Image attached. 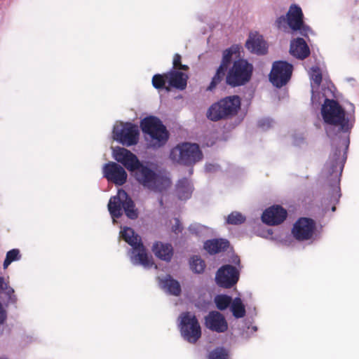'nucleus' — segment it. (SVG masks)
I'll return each mask as SVG.
<instances>
[{
    "instance_id": "41",
    "label": "nucleus",
    "mask_w": 359,
    "mask_h": 359,
    "mask_svg": "<svg viewBox=\"0 0 359 359\" xmlns=\"http://www.w3.org/2000/svg\"><path fill=\"white\" fill-rule=\"evenodd\" d=\"M258 125L260 128L266 129L271 127V121L269 119H262L259 121Z\"/></svg>"
},
{
    "instance_id": "12",
    "label": "nucleus",
    "mask_w": 359,
    "mask_h": 359,
    "mask_svg": "<svg viewBox=\"0 0 359 359\" xmlns=\"http://www.w3.org/2000/svg\"><path fill=\"white\" fill-rule=\"evenodd\" d=\"M238 51V48L234 46H231L223 51L221 64L217 69L215 74L207 88L208 90H213L224 80L228 67L231 63L233 55L236 54Z\"/></svg>"
},
{
    "instance_id": "1",
    "label": "nucleus",
    "mask_w": 359,
    "mask_h": 359,
    "mask_svg": "<svg viewBox=\"0 0 359 359\" xmlns=\"http://www.w3.org/2000/svg\"><path fill=\"white\" fill-rule=\"evenodd\" d=\"M131 174L140 184L154 192H163L171 185L170 179L156 172L153 164L147 161H140Z\"/></svg>"
},
{
    "instance_id": "44",
    "label": "nucleus",
    "mask_w": 359,
    "mask_h": 359,
    "mask_svg": "<svg viewBox=\"0 0 359 359\" xmlns=\"http://www.w3.org/2000/svg\"><path fill=\"white\" fill-rule=\"evenodd\" d=\"M326 132H327V135H330V134H329V130H328V129H327V128H326Z\"/></svg>"
},
{
    "instance_id": "29",
    "label": "nucleus",
    "mask_w": 359,
    "mask_h": 359,
    "mask_svg": "<svg viewBox=\"0 0 359 359\" xmlns=\"http://www.w3.org/2000/svg\"><path fill=\"white\" fill-rule=\"evenodd\" d=\"M163 287L168 292L175 296H178L181 293V286L179 282L173 279L170 276H168L163 281Z\"/></svg>"
},
{
    "instance_id": "3",
    "label": "nucleus",
    "mask_w": 359,
    "mask_h": 359,
    "mask_svg": "<svg viewBox=\"0 0 359 359\" xmlns=\"http://www.w3.org/2000/svg\"><path fill=\"white\" fill-rule=\"evenodd\" d=\"M120 236L132 247L131 260L134 264H140L145 268H151L154 265L152 257L148 255L141 237L132 228L123 227L120 231Z\"/></svg>"
},
{
    "instance_id": "9",
    "label": "nucleus",
    "mask_w": 359,
    "mask_h": 359,
    "mask_svg": "<svg viewBox=\"0 0 359 359\" xmlns=\"http://www.w3.org/2000/svg\"><path fill=\"white\" fill-rule=\"evenodd\" d=\"M344 161L345 159L341 158V150L336 149L330 157L326 164L327 171L333 181V183L331 184L333 192L332 195L334 200L337 201H339L341 196L339 182Z\"/></svg>"
},
{
    "instance_id": "2",
    "label": "nucleus",
    "mask_w": 359,
    "mask_h": 359,
    "mask_svg": "<svg viewBox=\"0 0 359 359\" xmlns=\"http://www.w3.org/2000/svg\"><path fill=\"white\" fill-rule=\"evenodd\" d=\"M140 127L150 147L158 149L164 146L169 133L162 121L156 116H149L140 121Z\"/></svg>"
},
{
    "instance_id": "16",
    "label": "nucleus",
    "mask_w": 359,
    "mask_h": 359,
    "mask_svg": "<svg viewBox=\"0 0 359 359\" xmlns=\"http://www.w3.org/2000/svg\"><path fill=\"white\" fill-rule=\"evenodd\" d=\"M114 159L121 163L129 172H132L140 161L137 156L130 150L123 147H116L113 151Z\"/></svg>"
},
{
    "instance_id": "6",
    "label": "nucleus",
    "mask_w": 359,
    "mask_h": 359,
    "mask_svg": "<svg viewBox=\"0 0 359 359\" xmlns=\"http://www.w3.org/2000/svg\"><path fill=\"white\" fill-rule=\"evenodd\" d=\"M253 69V65L248 60H235L224 76L226 85L234 88L246 84L252 78Z\"/></svg>"
},
{
    "instance_id": "27",
    "label": "nucleus",
    "mask_w": 359,
    "mask_h": 359,
    "mask_svg": "<svg viewBox=\"0 0 359 359\" xmlns=\"http://www.w3.org/2000/svg\"><path fill=\"white\" fill-rule=\"evenodd\" d=\"M177 191L180 199L189 198L192 192V187L189 180L187 178L180 180L177 184Z\"/></svg>"
},
{
    "instance_id": "22",
    "label": "nucleus",
    "mask_w": 359,
    "mask_h": 359,
    "mask_svg": "<svg viewBox=\"0 0 359 359\" xmlns=\"http://www.w3.org/2000/svg\"><path fill=\"white\" fill-rule=\"evenodd\" d=\"M290 53L294 57L304 60L309 56L311 52L305 40L299 37L291 41Z\"/></svg>"
},
{
    "instance_id": "13",
    "label": "nucleus",
    "mask_w": 359,
    "mask_h": 359,
    "mask_svg": "<svg viewBox=\"0 0 359 359\" xmlns=\"http://www.w3.org/2000/svg\"><path fill=\"white\" fill-rule=\"evenodd\" d=\"M316 229V222L308 217H300L294 224L292 229L293 236L296 240L304 241L312 238Z\"/></svg>"
},
{
    "instance_id": "38",
    "label": "nucleus",
    "mask_w": 359,
    "mask_h": 359,
    "mask_svg": "<svg viewBox=\"0 0 359 359\" xmlns=\"http://www.w3.org/2000/svg\"><path fill=\"white\" fill-rule=\"evenodd\" d=\"M313 73L311 75V78L313 81V82L317 85L319 86L322 82V74L319 69V68H315L312 69Z\"/></svg>"
},
{
    "instance_id": "24",
    "label": "nucleus",
    "mask_w": 359,
    "mask_h": 359,
    "mask_svg": "<svg viewBox=\"0 0 359 359\" xmlns=\"http://www.w3.org/2000/svg\"><path fill=\"white\" fill-rule=\"evenodd\" d=\"M151 250L157 258L163 261L170 262L173 256V248L170 243L156 241Z\"/></svg>"
},
{
    "instance_id": "42",
    "label": "nucleus",
    "mask_w": 359,
    "mask_h": 359,
    "mask_svg": "<svg viewBox=\"0 0 359 359\" xmlns=\"http://www.w3.org/2000/svg\"><path fill=\"white\" fill-rule=\"evenodd\" d=\"M189 231H190L191 233H196V227H195V226H189Z\"/></svg>"
},
{
    "instance_id": "7",
    "label": "nucleus",
    "mask_w": 359,
    "mask_h": 359,
    "mask_svg": "<svg viewBox=\"0 0 359 359\" xmlns=\"http://www.w3.org/2000/svg\"><path fill=\"white\" fill-rule=\"evenodd\" d=\"M170 158L180 164L192 165L202 160L203 153L197 144L184 142L171 150Z\"/></svg>"
},
{
    "instance_id": "33",
    "label": "nucleus",
    "mask_w": 359,
    "mask_h": 359,
    "mask_svg": "<svg viewBox=\"0 0 359 359\" xmlns=\"http://www.w3.org/2000/svg\"><path fill=\"white\" fill-rule=\"evenodd\" d=\"M246 220V217L241 212L233 211L226 217V222L231 225H241Z\"/></svg>"
},
{
    "instance_id": "20",
    "label": "nucleus",
    "mask_w": 359,
    "mask_h": 359,
    "mask_svg": "<svg viewBox=\"0 0 359 359\" xmlns=\"http://www.w3.org/2000/svg\"><path fill=\"white\" fill-rule=\"evenodd\" d=\"M247 49L257 55H264L267 53V43L262 35L258 34H250L245 43Z\"/></svg>"
},
{
    "instance_id": "14",
    "label": "nucleus",
    "mask_w": 359,
    "mask_h": 359,
    "mask_svg": "<svg viewBox=\"0 0 359 359\" xmlns=\"http://www.w3.org/2000/svg\"><path fill=\"white\" fill-rule=\"evenodd\" d=\"M238 271L230 264L222 266L219 269L215 276L217 284L224 288L232 287L238 282Z\"/></svg>"
},
{
    "instance_id": "28",
    "label": "nucleus",
    "mask_w": 359,
    "mask_h": 359,
    "mask_svg": "<svg viewBox=\"0 0 359 359\" xmlns=\"http://www.w3.org/2000/svg\"><path fill=\"white\" fill-rule=\"evenodd\" d=\"M123 209L129 219H135L138 217V212L135 208V203L127 193L126 197L123 198Z\"/></svg>"
},
{
    "instance_id": "39",
    "label": "nucleus",
    "mask_w": 359,
    "mask_h": 359,
    "mask_svg": "<svg viewBox=\"0 0 359 359\" xmlns=\"http://www.w3.org/2000/svg\"><path fill=\"white\" fill-rule=\"evenodd\" d=\"M276 27L280 29H286L287 25V16L285 17L282 15L278 18L277 20H276Z\"/></svg>"
},
{
    "instance_id": "15",
    "label": "nucleus",
    "mask_w": 359,
    "mask_h": 359,
    "mask_svg": "<svg viewBox=\"0 0 359 359\" xmlns=\"http://www.w3.org/2000/svg\"><path fill=\"white\" fill-rule=\"evenodd\" d=\"M104 176L108 181L121 186L127 181V172L123 167L115 162L106 163L103 168Z\"/></svg>"
},
{
    "instance_id": "25",
    "label": "nucleus",
    "mask_w": 359,
    "mask_h": 359,
    "mask_svg": "<svg viewBox=\"0 0 359 359\" xmlns=\"http://www.w3.org/2000/svg\"><path fill=\"white\" fill-rule=\"evenodd\" d=\"M229 246V241L224 238H214L204 243V249L210 255L225 251Z\"/></svg>"
},
{
    "instance_id": "4",
    "label": "nucleus",
    "mask_w": 359,
    "mask_h": 359,
    "mask_svg": "<svg viewBox=\"0 0 359 359\" xmlns=\"http://www.w3.org/2000/svg\"><path fill=\"white\" fill-rule=\"evenodd\" d=\"M241 105L238 95H230L213 103L208 109L207 118L212 121L226 120L236 116Z\"/></svg>"
},
{
    "instance_id": "31",
    "label": "nucleus",
    "mask_w": 359,
    "mask_h": 359,
    "mask_svg": "<svg viewBox=\"0 0 359 359\" xmlns=\"http://www.w3.org/2000/svg\"><path fill=\"white\" fill-rule=\"evenodd\" d=\"M152 85L153 86L158 90L165 89L167 91L170 90L169 86H165L166 83H168V78L167 76V72L163 74H157L153 76L152 77Z\"/></svg>"
},
{
    "instance_id": "23",
    "label": "nucleus",
    "mask_w": 359,
    "mask_h": 359,
    "mask_svg": "<svg viewBox=\"0 0 359 359\" xmlns=\"http://www.w3.org/2000/svg\"><path fill=\"white\" fill-rule=\"evenodd\" d=\"M169 88L183 90L187 88L189 76L180 71L170 70L167 72Z\"/></svg>"
},
{
    "instance_id": "18",
    "label": "nucleus",
    "mask_w": 359,
    "mask_h": 359,
    "mask_svg": "<svg viewBox=\"0 0 359 359\" xmlns=\"http://www.w3.org/2000/svg\"><path fill=\"white\" fill-rule=\"evenodd\" d=\"M205 327L217 333L225 332L228 330V323L224 316L219 311H210L205 317Z\"/></svg>"
},
{
    "instance_id": "36",
    "label": "nucleus",
    "mask_w": 359,
    "mask_h": 359,
    "mask_svg": "<svg viewBox=\"0 0 359 359\" xmlns=\"http://www.w3.org/2000/svg\"><path fill=\"white\" fill-rule=\"evenodd\" d=\"M208 359H229V353L224 348L217 347L210 352Z\"/></svg>"
},
{
    "instance_id": "21",
    "label": "nucleus",
    "mask_w": 359,
    "mask_h": 359,
    "mask_svg": "<svg viewBox=\"0 0 359 359\" xmlns=\"http://www.w3.org/2000/svg\"><path fill=\"white\" fill-rule=\"evenodd\" d=\"M126 197V191L118 190L117 195L111 196L108 203V210L113 219H118L122 215L123 198ZM115 221V219H114Z\"/></svg>"
},
{
    "instance_id": "17",
    "label": "nucleus",
    "mask_w": 359,
    "mask_h": 359,
    "mask_svg": "<svg viewBox=\"0 0 359 359\" xmlns=\"http://www.w3.org/2000/svg\"><path fill=\"white\" fill-rule=\"evenodd\" d=\"M286 15L289 27L294 31L299 30L302 34L306 35L304 32H306L309 28L304 24V15L302 8L296 4H292L290 6Z\"/></svg>"
},
{
    "instance_id": "34",
    "label": "nucleus",
    "mask_w": 359,
    "mask_h": 359,
    "mask_svg": "<svg viewBox=\"0 0 359 359\" xmlns=\"http://www.w3.org/2000/svg\"><path fill=\"white\" fill-rule=\"evenodd\" d=\"M22 255L19 249L14 248L7 252L6 259L4 262V269H6L8 266L15 261H18L21 259Z\"/></svg>"
},
{
    "instance_id": "11",
    "label": "nucleus",
    "mask_w": 359,
    "mask_h": 359,
    "mask_svg": "<svg viewBox=\"0 0 359 359\" xmlns=\"http://www.w3.org/2000/svg\"><path fill=\"white\" fill-rule=\"evenodd\" d=\"M292 71V64L283 60L275 61L269 74V81L276 88H282L290 80Z\"/></svg>"
},
{
    "instance_id": "35",
    "label": "nucleus",
    "mask_w": 359,
    "mask_h": 359,
    "mask_svg": "<svg viewBox=\"0 0 359 359\" xmlns=\"http://www.w3.org/2000/svg\"><path fill=\"white\" fill-rule=\"evenodd\" d=\"M190 267L194 273H201L205 269V263L200 257L193 256L190 260Z\"/></svg>"
},
{
    "instance_id": "5",
    "label": "nucleus",
    "mask_w": 359,
    "mask_h": 359,
    "mask_svg": "<svg viewBox=\"0 0 359 359\" xmlns=\"http://www.w3.org/2000/svg\"><path fill=\"white\" fill-rule=\"evenodd\" d=\"M321 115L325 123L339 126L342 132H348L351 128L345 110L337 100L326 98L321 107Z\"/></svg>"
},
{
    "instance_id": "30",
    "label": "nucleus",
    "mask_w": 359,
    "mask_h": 359,
    "mask_svg": "<svg viewBox=\"0 0 359 359\" xmlns=\"http://www.w3.org/2000/svg\"><path fill=\"white\" fill-rule=\"evenodd\" d=\"M230 309L236 318H243L246 314L245 305L239 297H236L233 299L230 305Z\"/></svg>"
},
{
    "instance_id": "40",
    "label": "nucleus",
    "mask_w": 359,
    "mask_h": 359,
    "mask_svg": "<svg viewBox=\"0 0 359 359\" xmlns=\"http://www.w3.org/2000/svg\"><path fill=\"white\" fill-rule=\"evenodd\" d=\"M183 230L182 224L178 218L175 219V224L172 227V231L175 234L181 233Z\"/></svg>"
},
{
    "instance_id": "26",
    "label": "nucleus",
    "mask_w": 359,
    "mask_h": 359,
    "mask_svg": "<svg viewBox=\"0 0 359 359\" xmlns=\"http://www.w3.org/2000/svg\"><path fill=\"white\" fill-rule=\"evenodd\" d=\"M14 293L15 291L9 285V283L6 282L4 277L0 276V294H5L7 304H15L17 302L18 299Z\"/></svg>"
},
{
    "instance_id": "32",
    "label": "nucleus",
    "mask_w": 359,
    "mask_h": 359,
    "mask_svg": "<svg viewBox=\"0 0 359 359\" xmlns=\"http://www.w3.org/2000/svg\"><path fill=\"white\" fill-rule=\"evenodd\" d=\"M214 301L217 308L220 311H224L231 305L233 299L226 294H218L215 296Z\"/></svg>"
},
{
    "instance_id": "43",
    "label": "nucleus",
    "mask_w": 359,
    "mask_h": 359,
    "mask_svg": "<svg viewBox=\"0 0 359 359\" xmlns=\"http://www.w3.org/2000/svg\"><path fill=\"white\" fill-rule=\"evenodd\" d=\"M335 210H336V207L334 205V206L332 208V210L334 212V211H335Z\"/></svg>"
},
{
    "instance_id": "8",
    "label": "nucleus",
    "mask_w": 359,
    "mask_h": 359,
    "mask_svg": "<svg viewBox=\"0 0 359 359\" xmlns=\"http://www.w3.org/2000/svg\"><path fill=\"white\" fill-rule=\"evenodd\" d=\"M179 320V328L183 339L190 344H196L202 334L196 316L189 311H186L180 314Z\"/></svg>"
},
{
    "instance_id": "10",
    "label": "nucleus",
    "mask_w": 359,
    "mask_h": 359,
    "mask_svg": "<svg viewBox=\"0 0 359 359\" xmlns=\"http://www.w3.org/2000/svg\"><path fill=\"white\" fill-rule=\"evenodd\" d=\"M139 136L137 126L130 122L121 123L113 129L114 140L127 147L137 144Z\"/></svg>"
},
{
    "instance_id": "19",
    "label": "nucleus",
    "mask_w": 359,
    "mask_h": 359,
    "mask_svg": "<svg viewBox=\"0 0 359 359\" xmlns=\"http://www.w3.org/2000/svg\"><path fill=\"white\" fill-rule=\"evenodd\" d=\"M287 215L286 210L280 205H273L263 212L262 219L264 223L274 226L281 224Z\"/></svg>"
},
{
    "instance_id": "37",
    "label": "nucleus",
    "mask_w": 359,
    "mask_h": 359,
    "mask_svg": "<svg viewBox=\"0 0 359 359\" xmlns=\"http://www.w3.org/2000/svg\"><path fill=\"white\" fill-rule=\"evenodd\" d=\"M172 70L180 71H188L189 67L187 65L182 64V57L179 53H175L173 57L172 61Z\"/></svg>"
}]
</instances>
